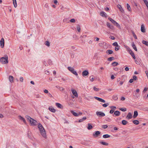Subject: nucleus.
I'll return each instance as SVG.
<instances>
[{
  "label": "nucleus",
  "mask_w": 148,
  "mask_h": 148,
  "mask_svg": "<svg viewBox=\"0 0 148 148\" xmlns=\"http://www.w3.org/2000/svg\"><path fill=\"white\" fill-rule=\"evenodd\" d=\"M86 119V117H84L82 119H81L79 120V123L83 121H84Z\"/></svg>",
  "instance_id": "a878e982"
},
{
  "label": "nucleus",
  "mask_w": 148,
  "mask_h": 148,
  "mask_svg": "<svg viewBox=\"0 0 148 148\" xmlns=\"http://www.w3.org/2000/svg\"><path fill=\"white\" fill-rule=\"evenodd\" d=\"M108 20L110 21L111 22L114 24V25H115L116 26L118 27L119 28H120V26L117 23L116 21H115L113 19H112L111 18L109 17L108 18Z\"/></svg>",
  "instance_id": "20e7f679"
},
{
  "label": "nucleus",
  "mask_w": 148,
  "mask_h": 148,
  "mask_svg": "<svg viewBox=\"0 0 148 148\" xmlns=\"http://www.w3.org/2000/svg\"><path fill=\"white\" fill-rule=\"evenodd\" d=\"M93 128L92 126L91 125V124L90 123H88V127L87 129L88 130H90L92 129Z\"/></svg>",
  "instance_id": "412c9836"
},
{
  "label": "nucleus",
  "mask_w": 148,
  "mask_h": 148,
  "mask_svg": "<svg viewBox=\"0 0 148 148\" xmlns=\"http://www.w3.org/2000/svg\"><path fill=\"white\" fill-rule=\"evenodd\" d=\"M100 15L103 17H107V14L104 12H101L100 13Z\"/></svg>",
  "instance_id": "4468645a"
},
{
  "label": "nucleus",
  "mask_w": 148,
  "mask_h": 148,
  "mask_svg": "<svg viewBox=\"0 0 148 148\" xmlns=\"http://www.w3.org/2000/svg\"><path fill=\"white\" fill-rule=\"evenodd\" d=\"M114 59V58L113 57H110L108 58V60L109 61H111L112 60Z\"/></svg>",
  "instance_id": "ea45409f"
},
{
  "label": "nucleus",
  "mask_w": 148,
  "mask_h": 148,
  "mask_svg": "<svg viewBox=\"0 0 148 148\" xmlns=\"http://www.w3.org/2000/svg\"><path fill=\"white\" fill-rule=\"evenodd\" d=\"M93 89L95 91H97L99 90V89L96 88V87H93Z\"/></svg>",
  "instance_id": "09e8293b"
},
{
  "label": "nucleus",
  "mask_w": 148,
  "mask_h": 148,
  "mask_svg": "<svg viewBox=\"0 0 148 148\" xmlns=\"http://www.w3.org/2000/svg\"><path fill=\"white\" fill-rule=\"evenodd\" d=\"M9 79L11 83L13 82L14 78L12 75H10L9 77Z\"/></svg>",
  "instance_id": "f3484780"
},
{
  "label": "nucleus",
  "mask_w": 148,
  "mask_h": 148,
  "mask_svg": "<svg viewBox=\"0 0 148 148\" xmlns=\"http://www.w3.org/2000/svg\"><path fill=\"white\" fill-rule=\"evenodd\" d=\"M96 114L98 116H104L105 115L104 113L101 112H97Z\"/></svg>",
  "instance_id": "0eeeda50"
},
{
  "label": "nucleus",
  "mask_w": 148,
  "mask_h": 148,
  "mask_svg": "<svg viewBox=\"0 0 148 148\" xmlns=\"http://www.w3.org/2000/svg\"><path fill=\"white\" fill-rule=\"evenodd\" d=\"M138 115V112L137 111H135L134 112V114L133 115V117L136 118Z\"/></svg>",
  "instance_id": "4be33fe9"
},
{
  "label": "nucleus",
  "mask_w": 148,
  "mask_h": 148,
  "mask_svg": "<svg viewBox=\"0 0 148 148\" xmlns=\"http://www.w3.org/2000/svg\"><path fill=\"white\" fill-rule=\"evenodd\" d=\"M117 7L121 12H123L124 11L121 5L118 4L117 5Z\"/></svg>",
  "instance_id": "6ab92c4d"
},
{
  "label": "nucleus",
  "mask_w": 148,
  "mask_h": 148,
  "mask_svg": "<svg viewBox=\"0 0 148 148\" xmlns=\"http://www.w3.org/2000/svg\"><path fill=\"white\" fill-rule=\"evenodd\" d=\"M125 98L124 97H121V99L122 101H124L125 100Z\"/></svg>",
  "instance_id": "680f3d73"
},
{
  "label": "nucleus",
  "mask_w": 148,
  "mask_h": 148,
  "mask_svg": "<svg viewBox=\"0 0 148 148\" xmlns=\"http://www.w3.org/2000/svg\"><path fill=\"white\" fill-rule=\"evenodd\" d=\"M52 61L49 60H48V64H49V65H51L52 64Z\"/></svg>",
  "instance_id": "864d4df0"
},
{
  "label": "nucleus",
  "mask_w": 148,
  "mask_h": 148,
  "mask_svg": "<svg viewBox=\"0 0 148 148\" xmlns=\"http://www.w3.org/2000/svg\"><path fill=\"white\" fill-rule=\"evenodd\" d=\"M0 45L1 46V48H3L4 46V39L3 38H2L0 41Z\"/></svg>",
  "instance_id": "9b49d317"
},
{
  "label": "nucleus",
  "mask_w": 148,
  "mask_h": 148,
  "mask_svg": "<svg viewBox=\"0 0 148 148\" xmlns=\"http://www.w3.org/2000/svg\"><path fill=\"white\" fill-rule=\"evenodd\" d=\"M141 30L143 33L145 32V29L143 24H142L141 25Z\"/></svg>",
  "instance_id": "2eb2a0df"
},
{
  "label": "nucleus",
  "mask_w": 148,
  "mask_h": 148,
  "mask_svg": "<svg viewBox=\"0 0 148 148\" xmlns=\"http://www.w3.org/2000/svg\"><path fill=\"white\" fill-rule=\"evenodd\" d=\"M5 57H2L0 59V61L2 64H6L8 62V57L7 55L5 56Z\"/></svg>",
  "instance_id": "7ed1b4c3"
},
{
  "label": "nucleus",
  "mask_w": 148,
  "mask_h": 148,
  "mask_svg": "<svg viewBox=\"0 0 148 148\" xmlns=\"http://www.w3.org/2000/svg\"><path fill=\"white\" fill-rule=\"evenodd\" d=\"M118 64V63L116 62H114L112 63V65L114 66H116Z\"/></svg>",
  "instance_id": "c9c22d12"
},
{
  "label": "nucleus",
  "mask_w": 148,
  "mask_h": 148,
  "mask_svg": "<svg viewBox=\"0 0 148 148\" xmlns=\"http://www.w3.org/2000/svg\"><path fill=\"white\" fill-rule=\"evenodd\" d=\"M127 49H128V50L129 51V53H130H130H131V51H132V50L130 48L128 47H127Z\"/></svg>",
  "instance_id": "3c124183"
},
{
  "label": "nucleus",
  "mask_w": 148,
  "mask_h": 148,
  "mask_svg": "<svg viewBox=\"0 0 148 148\" xmlns=\"http://www.w3.org/2000/svg\"><path fill=\"white\" fill-rule=\"evenodd\" d=\"M19 119L22 120L25 123H26V121L25 119L21 116H18Z\"/></svg>",
  "instance_id": "b1692460"
},
{
  "label": "nucleus",
  "mask_w": 148,
  "mask_h": 148,
  "mask_svg": "<svg viewBox=\"0 0 148 148\" xmlns=\"http://www.w3.org/2000/svg\"><path fill=\"white\" fill-rule=\"evenodd\" d=\"M49 110L51 112H56V110L52 106L49 107Z\"/></svg>",
  "instance_id": "ddd939ff"
},
{
  "label": "nucleus",
  "mask_w": 148,
  "mask_h": 148,
  "mask_svg": "<svg viewBox=\"0 0 148 148\" xmlns=\"http://www.w3.org/2000/svg\"><path fill=\"white\" fill-rule=\"evenodd\" d=\"M142 43L148 47V42L143 40L142 41Z\"/></svg>",
  "instance_id": "cd10ccee"
},
{
  "label": "nucleus",
  "mask_w": 148,
  "mask_h": 148,
  "mask_svg": "<svg viewBox=\"0 0 148 148\" xmlns=\"http://www.w3.org/2000/svg\"><path fill=\"white\" fill-rule=\"evenodd\" d=\"M110 108L112 109H116V107L115 106H111L110 107Z\"/></svg>",
  "instance_id": "052dcab7"
},
{
  "label": "nucleus",
  "mask_w": 148,
  "mask_h": 148,
  "mask_svg": "<svg viewBox=\"0 0 148 148\" xmlns=\"http://www.w3.org/2000/svg\"><path fill=\"white\" fill-rule=\"evenodd\" d=\"M13 1L14 7L16 8L17 6V3L16 0H13Z\"/></svg>",
  "instance_id": "f704fd0d"
},
{
  "label": "nucleus",
  "mask_w": 148,
  "mask_h": 148,
  "mask_svg": "<svg viewBox=\"0 0 148 148\" xmlns=\"http://www.w3.org/2000/svg\"><path fill=\"white\" fill-rule=\"evenodd\" d=\"M100 143L101 144H102V145H106V146L108 145V143H106L104 142H103V141L100 142Z\"/></svg>",
  "instance_id": "c756f323"
},
{
  "label": "nucleus",
  "mask_w": 148,
  "mask_h": 148,
  "mask_svg": "<svg viewBox=\"0 0 148 148\" xmlns=\"http://www.w3.org/2000/svg\"><path fill=\"white\" fill-rule=\"evenodd\" d=\"M132 115L131 113L130 112H129L128 113L126 117L128 119H130L132 118Z\"/></svg>",
  "instance_id": "dca6fc26"
},
{
  "label": "nucleus",
  "mask_w": 148,
  "mask_h": 148,
  "mask_svg": "<svg viewBox=\"0 0 148 148\" xmlns=\"http://www.w3.org/2000/svg\"><path fill=\"white\" fill-rule=\"evenodd\" d=\"M77 31L79 32H80V25H77Z\"/></svg>",
  "instance_id": "4c0bfd02"
},
{
  "label": "nucleus",
  "mask_w": 148,
  "mask_h": 148,
  "mask_svg": "<svg viewBox=\"0 0 148 148\" xmlns=\"http://www.w3.org/2000/svg\"><path fill=\"white\" fill-rule=\"evenodd\" d=\"M133 79L135 80L137 79V77L136 75H134L133 77Z\"/></svg>",
  "instance_id": "603ef678"
},
{
  "label": "nucleus",
  "mask_w": 148,
  "mask_h": 148,
  "mask_svg": "<svg viewBox=\"0 0 148 148\" xmlns=\"http://www.w3.org/2000/svg\"><path fill=\"white\" fill-rule=\"evenodd\" d=\"M101 132L99 131L95 132L93 134V136L94 137H96L98 136L100 134Z\"/></svg>",
  "instance_id": "6e6552de"
},
{
  "label": "nucleus",
  "mask_w": 148,
  "mask_h": 148,
  "mask_svg": "<svg viewBox=\"0 0 148 148\" xmlns=\"http://www.w3.org/2000/svg\"><path fill=\"white\" fill-rule=\"evenodd\" d=\"M115 77L113 75H112L111 76V79H114V78Z\"/></svg>",
  "instance_id": "774afa93"
},
{
  "label": "nucleus",
  "mask_w": 148,
  "mask_h": 148,
  "mask_svg": "<svg viewBox=\"0 0 148 148\" xmlns=\"http://www.w3.org/2000/svg\"><path fill=\"white\" fill-rule=\"evenodd\" d=\"M110 136L108 134H106L103 135V137L104 138H109L110 137Z\"/></svg>",
  "instance_id": "2f4dec72"
},
{
  "label": "nucleus",
  "mask_w": 148,
  "mask_h": 148,
  "mask_svg": "<svg viewBox=\"0 0 148 148\" xmlns=\"http://www.w3.org/2000/svg\"><path fill=\"white\" fill-rule=\"evenodd\" d=\"M71 112L73 114V115L75 116H77L79 115V114H78V113L74 112L73 110H71Z\"/></svg>",
  "instance_id": "aec40b11"
},
{
  "label": "nucleus",
  "mask_w": 148,
  "mask_h": 148,
  "mask_svg": "<svg viewBox=\"0 0 148 148\" xmlns=\"http://www.w3.org/2000/svg\"><path fill=\"white\" fill-rule=\"evenodd\" d=\"M130 54L132 56V57L134 59H135L136 57H135L134 54V53L133 52V51L131 52V53H130Z\"/></svg>",
  "instance_id": "e433bc0d"
},
{
  "label": "nucleus",
  "mask_w": 148,
  "mask_h": 148,
  "mask_svg": "<svg viewBox=\"0 0 148 148\" xmlns=\"http://www.w3.org/2000/svg\"><path fill=\"white\" fill-rule=\"evenodd\" d=\"M95 77L94 76L92 75L90 76V81H91V82L93 81L95 79Z\"/></svg>",
  "instance_id": "72a5a7b5"
},
{
  "label": "nucleus",
  "mask_w": 148,
  "mask_h": 148,
  "mask_svg": "<svg viewBox=\"0 0 148 148\" xmlns=\"http://www.w3.org/2000/svg\"><path fill=\"white\" fill-rule=\"evenodd\" d=\"M106 25L107 27L113 30H114V27L110 23L107 22L106 23Z\"/></svg>",
  "instance_id": "423d86ee"
},
{
  "label": "nucleus",
  "mask_w": 148,
  "mask_h": 148,
  "mask_svg": "<svg viewBox=\"0 0 148 148\" xmlns=\"http://www.w3.org/2000/svg\"><path fill=\"white\" fill-rule=\"evenodd\" d=\"M125 69L126 71H129V68L128 67H127L125 68Z\"/></svg>",
  "instance_id": "e2e57ef3"
},
{
  "label": "nucleus",
  "mask_w": 148,
  "mask_h": 148,
  "mask_svg": "<svg viewBox=\"0 0 148 148\" xmlns=\"http://www.w3.org/2000/svg\"><path fill=\"white\" fill-rule=\"evenodd\" d=\"M54 3L55 4H57L58 3V1L57 0H54Z\"/></svg>",
  "instance_id": "69168bd1"
},
{
  "label": "nucleus",
  "mask_w": 148,
  "mask_h": 148,
  "mask_svg": "<svg viewBox=\"0 0 148 148\" xmlns=\"http://www.w3.org/2000/svg\"><path fill=\"white\" fill-rule=\"evenodd\" d=\"M70 21L72 23H75V19L73 18V19H71L70 20Z\"/></svg>",
  "instance_id": "de8ad7c7"
},
{
  "label": "nucleus",
  "mask_w": 148,
  "mask_h": 148,
  "mask_svg": "<svg viewBox=\"0 0 148 148\" xmlns=\"http://www.w3.org/2000/svg\"><path fill=\"white\" fill-rule=\"evenodd\" d=\"M38 127L42 136L44 138H46V135L45 131L42 125L39 123L38 124Z\"/></svg>",
  "instance_id": "f257e3e1"
},
{
  "label": "nucleus",
  "mask_w": 148,
  "mask_h": 148,
  "mask_svg": "<svg viewBox=\"0 0 148 148\" xmlns=\"http://www.w3.org/2000/svg\"><path fill=\"white\" fill-rule=\"evenodd\" d=\"M68 69L74 74L76 76L78 75L77 73L76 72V71L74 70L73 68L72 67H68Z\"/></svg>",
  "instance_id": "39448f33"
},
{
  "label": "nucleus",
  "mask_w": 148,
  "mask_h": 148,
  "mask_svg": "<svg viewBox=\"0 0 148 148\" xmlns=\"http://www.w3.org/2000/svg\"><path fill=\"white\" fill-rule=\"evenodd\" d=\"M109 105V103H105L103 105V107L105 108L107 107Z\"/></svg>",
  "instance_id": "c03bdc74"
},
{
  "label": "nucleus",
  "mask_w": 148,
  "mask_h": 148,
  "mask_svg": "<svg viewBox=\"0 0 148 148\" xmlns=\"http://www.w3.org/2000/svg\"><path fill=\"white\" fill-rule=\"evenodd\" d=\"M112 45L113 46L116 47H118L119 45L116 42H115L113 43Z\"/></svg>",
  "instance_id": "a19ab883"
},
{
  "label": "nucleus",
  "mask_w": 148,
  "mask_h": 148,
  "mask_svg": "<svg viewBox=\"0 0 148 148\" xmlns=\"http://www.w3.org/2000/svg\"><path fill=\"white\" fill-rule=\"evenodd\" d=\"M133 123L136 125H138L139 124V122L138 120H135L133 121Z\"/></svg>",
  "instance_id": "c85d7f7f"
},
{
  "label": "nucleus",
  "mask_w": 148,
  "mask_h": 148,
  "mask_svg": "<svg viewBox=\"0 0 148 148\" xmlns=\"http://www.w3.org/2000/svg\"><path fill=\"white\" fill-rule=\"evenodd\" d=\"M133 79H131L129 81V82L130 83H132L133 82Z\"/></svg>",
  "instance_id": "0e129e2a"
},
{
  "label": "nucleus",
  "mask_w": 148,
  "mask_h": 148,
  "mask_svg": "<svg viewBox=\"0 0 148 148\" xmlns=\"http://www.w3.org/2000/svg\"><path fill=\"white\" fill-rule=\"evenodd\" d=\"M94 98L95 99H96L98 100L100 102L103 103H105L106 102L105 100L101 98H99L97 97H94Z\"/></svg>",
  "instance_id": "1a4fd4ad"
},
{
  "label": "nucleus",
  "mask_w": 148,
  "mask_h": 148,
  "mask_svg": "<svg viewBox=\"0 0 148 148\" xmlns=\"http://www.w3.org/2000/svg\"><path fill=\"white\" fill-rule=\"evenodd\" d=\"M132 46L133 49L136 51H137V48L134 42H133L132 44Z\"/></svg>",
  "instance_id": "bb28decb"
},
{
  "label": "nucleus",
  "mask_w": 148,
  "mask_h": 148,
  "mask_svg": "<svg viewBox=\"0 0 148 148\" xmlns=\"http://www.w3.org/2000/svg\"><path fill=\"white\" fill-rule=\"evenodd\" d=\"M108 127V125H103L102 126V127L104 129L107 128Z\"/></svg>",
  "instance_id": "a18cd8bd"
},
{
  "label": "nucleus",
  "mask_w": 148,
  "mask_h": 148,
  "mask_svg": "<svg viewBox=\"0 0 148 148\" xmlns=\"http://www.w3.org/2000/svg\"><path fill=\"white\" fill-rule=\"evenodd\" d=\"M26 118L29 121L32 125H37V123L35 120H34L28 116H26Z\"/></svg>",
  "instance_id": "f03ea898"
},
{
  "label": "nucleus",
  "mask_w": 148,
  "mask_h": 148,
  "mask_svg": "<svg viewBox=\"0 0 148 148\" xmlns=\"http://www.w3.org/2000/svg\"><path fill=\"white\" fill-rule=\"evenodd\" d=\"M114 114L116 116H118L120 115V112L118 111H116L114 112Z\"/></svg>",
  "instance_id": "5701e85b"
},
{
  "label": "nucleus",
  "mask_w": 148,
  "mask_h": 148,
  "mask_svg": "<svg viewBox=\"0 0 148 148\" xmlns=\"http://www.w3.org/2000/svg\"><path fill=\"white\" fill-rule=\"evenodd\" d=\"M45 45L49 47L50 46V43L49 42L47 41L45 42Z\"/></svg>",
  "instance_id": "79ce46f5"
},
{
  "label": "nucleus",
  "mask_w": 148,
  "mask_h": 148,
  "mask_svg": "<svg viewBox=\"0 0 148 148\" xmlns=\"http://www.w3.org/2000/svg\"><path fill=\"white\" fill-rule=\"evenodd\" d=\"M44 92L45 93H48V90L45 89L44 90Z\"/></svg>",
  "instance_id": "338daca9"
},
{
  "label": "nucleus",
  "mask_w": 148,
  "mask_h": 148,
  "mask_svg": "<svg viewBox=\"0 0 148 148\" xmlns=\"http://www.w3.org/2000/svg\"><path fill=\"white\" fill-rule=\"evenodd\" d=\"M113 52L112 51L110 50H108L106 51V53L109 54H112V53Z\"/></svg>",
  "instance_id": "393cba45"
},
{
  "label": "nucleus",
  "mask_w": 148,
  "mask_h": 148,
  "mask_svg": "<svg viewBox=\"0 0 148 148\" xmlns=\"http://www.w3.org/2000/svg\"><path fill=\"white\" fill-rule=\"evenodd\" d=\"M71 91L73 94L76 97H78V95L76 91L73 89H71Z\"/></svg>",
  "instance_id": "9d476101"
},
{
  "label": "nucleus",
  "mask_w": 148,
  "mask_h": 148,
  "mask_svg": "<svg viewBox=\"0 0 148 148\" xmlns=\"http://www.w3.org/2000/svg\"><path fill=\"white\" fill-rule=\"evenodd\" d=\"M147 7H148V2L147 0H143Z\"/></svg>",
  "instance_id": "58836bf2"
},
{
  "label": "nucleus",
  "mask_w": 148,
  "mask_h": 148,
  "mask_svg": "<svg viewBox=\"0 0 148 148\" xmlns=\"http://www.w3.org/2000/svg\"><path fill=\"white\" fill-rule=\"evenodd\" d=\"M132 33L134 37L135 38V39H137V37L136 35L135 34L134 32H132Z\"/></svg>",
  "instance_id": "49530a36"
},
{
  "label": "nucleus",
  "mask_w": 148,
  "mask_h": 148,
  "mask_svg": "<svg viewBox=\"0 0 148 148\" xmlns=\"http://www.w3.org/2000/svg\"><path fill=\"white\" fill-rule=\"evenodd\" d=\"M45 73L46 74L48 75L49 74V72L48 71L46 70L45 71Z\"/></svg>",
  "instance_id": "6e6d98bb"
},
{
  "label": "nucleus",
  "mask_w": 148,
  "mask_h": 148,
  "mask_svg": "<svg viewBox=\"0 0 148 148\" xmlns=\"http://www.w3.org/2000/svg\"><path fill=\"white\" fill-rule=\"evenodd\" d=\"M128 122L126 120H123L122 121V123L123 125H126Z\"/></svg>",
  "instance_id": "7c9ffc66"
},
{
  "label": "nucleus",
  "mask_w": 148,
  "mask_h": 148,
  "mask_svg": "<svg viewBox=\"0 0 148 148\" xmlns=\"http://www.w3.org/2000/svg\"><path fill=\"white\" fill-rule=\"evenodd\" d=\"M120 110L123 112L125 111L126 110V109L125 108H120Z\"/></svg>",
  "instance_id": "37998d69"
},
{
  "label": "nucleus",
  "mask_w": 148,
  "mask_h": 148,
  "mask_svg": "<svg viewBox=\"0 0 148 148\" xmlns=\"http://www.w3.org/2000/svg\"><path fill=\"white\" fill-rule=\"evenodd\" d=\"M109 38L112 40H114L115 39V38L113 36H110L109 37Z\"/></svg>",
  "instance_id": "8fccbe9b"
},
{
  "label": "nucleus",
  "mask_w": 148,
  "mask_h": 148,
  "mask_svg": "<svg viewBox=\"0 0 148 148\" xmlns=\"http://www.w3.org/2000/svg\"><path fill=\"white\" fill-rule=\"evenodd\" d=\"M114 112V110H111L110 111V114H112Z\"/></svg>",
  "instance_id": "4d7b16f0"
},
{
  "label": "nucleus",
  "mask_w": 148,
  "mask_h": 148,
  "mask_svg": "<svg viewBox=\"0 0 148 148\" xmlns=\"http://www.w3.org/2000/svg\"><path fill=\"white\" fill-rule=\"evenodd\" d=\"M56 106L59 108H63V106H62V105L60 103H56Z\"/></svg>",
  "instance_id": "a211bd4d"
},
{
  "label": "nucleus",
  "mask_w": 148,
  "mask_h": 148,
  "mask_svg": "<svg viewBox=\"0 0 148 148\" xmlns=\"http://www.w3.org/2000/svg\"><path fill=\"white\" fill-rule=\"evenodd\" d=\"M89 74V72L85 70L82 73V75L83 76H87Z\"/></svg>",
  "instance_id": "f8f14e48"
},
{
  "label": "nucleus",
  "mask_w": 148,
  "mask_h": 148,
  "mask_svg": "<svg viewBox=\"0 0 148 148\" xmlns=\"http://www.w3.org/2000/svg\"><path fill=\"white\" fill-rule=\"evenodd\" d=\"M147 89H148L147 88L145 87L144 88V89L143 90V92H145L147 90Z\"/></svg>",
  "instance_id": "bf43d9fd"
},
{
  "label": "nucleus",
  "mask_w": 148,
  "mask_h": 148,
  "mask_svg": "<svg viewBox=\"0 0 148 148\" xmlns=\"http://www.w3.org/2000/svg\"><path fill=\"white\" fill-rule=\"evenodd\" d=\"M41 97L40 96V95H36V98H40Z\"/></svg>",
  "instance_id": "13d9d810"
},
{
  "label": "nucleus",
  "mask_w": 148,
  "mask_h": 148,
  "mask_svg": "<svg viewBox=\"0 0 148 148\" xmlns=\"http://www.w3.org/2000/svg\"><path fill=\"white\" fill-rule=\"evenodd\" d=\"M20 81L21 82H23V77H20Z\"/></svg>",
  "instance_id": "5fc2aeb1"
},
{
  "label": "nucleus",
  "mask_w": 148,
  "mask_h": 148,
  "mask_svg": "<svg viewBox=\"0 0 148 148\" xmlns=\"http://www.w3.org/2000/svg\"><path fill=\"white\" fill-rule=\"evenodd\" d=\"M127 10L129 11H131V7H130V6L129 5L128 3L127 4Z\"/></svg>",
  "instance_id": "473e14b6"
}]
</instances>
